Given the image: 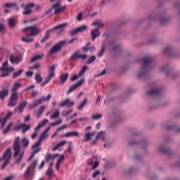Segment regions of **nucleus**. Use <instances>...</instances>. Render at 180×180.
<instances>
[{"mask_svg":"<svg viewBox=\"0 0 180 180\" xmlns=\"http://www.w3.org/2000/svg\"><path fill=\"white\" fill-rule=\"evenodd\" d=\"M20 140V138L19 136H16L14 139V141L13 143V158H16L15 163L19 164L20 161H22V158H23V156L25 155V150H22V148H26L29 146V139H27L26 137H24L22 139ZM21 142V146H20Z\"/></svg>","mask_w":180,"mask_h":180,"instance_id":"f257e3e1","label":"nucleus"},{"mask_svg":"<svg viewBox=\"0 0 180 180\" xmlns=\"http://www.w3.org/2000/svg\"><path fill=\"white\" fill-rule=\"evenodd\" d=\"M11 158H12V149H11V148H7L1 158H0V162L1 161H3L1 169H5L6 165L11 162Z\"/></svg>","mask_w":180,"mask_h":180,"instance_id":"f03ea898","label":"nucleus"},{"mask_svg":"<svg viewBox=\"0 0 180 180\" xmlns=\"http://www.w3.org/2000/svg\"><path fill=\"white\" fill-rule=\"evenodd\" d=\"M56 68H57V66L56 65H53L50 67L49 70V75L45 78L44 82L41 84V86H44L45 85H47L51 81V79L54 78L56 77Z\"/></svg>","mask_w":180,"mask_h":180,"instance_id":"7ed1b4c3","label":"nucleus"},{"mask_svg":"<svg viewBox=\"0 0 180 180\" xmlns=\"http://www.w3.org/2000/svg\"><path fill=\"white\" fill-rule=\"evenodd\" d=\"M50 99H51V95L48 94L46 97H42L41 98L35 100L32 103L28 105V109L32 110V109H34V108H37V106L41 105L42 102H47L48 101H50Z\"/></svg>","mask_w":180,"mask_h":180,"instance_id":"20e7f679","label":"nucleus"},{"mask_svg":"<svg viewBox=\"0 0 180 180\" xmlns=\"http://www.w3.org/2000/svg\"><path fill=\"white\" fill-rule=\"evenodd\" d=\"M0 70H1L3 72L1 75H0V77L1 78H4L5 77H8V75H9V72H13V71H15V68H8V62H5L3 63V65L0 68Z\"/></svg>","mask_w":180,"mask_h":180,"instance_id":"39448f33","label":"nucleus"},{"mask_svg":"<svg viewBox=\"0 0 180 180\" xmlns=\"http://www.w3.org/2000/svg\"><path fill=\"white\" fill-rule=\"evenodd\" d=\"M67 25H68V23H67V22L59 24V25L55 26L53 29L46 30L45 34H47L48 36L50 37V33H53V32H54V30H58V29H60V30L57 31V33H58V34H61V33H63V32H64V27H65V26H67Z\"/></svg>","mask_w":180,"mask_h":180,"instance_id":"423d86ee","label":"nucleus"},{"mask_svg":"<svg viewBox=\"0 0 180 180\" xmlns=\"http://www.w3.org/2000/svg\"><path fill=\"white\" fill-rule=\"evenodd\" d=\"M66 43H67V41H59L58 44L53 46L52 49H50L49 55L53 56V54H56V53H58V51H61V49L64 47Z\"/></svg>","mask_w":180,"mask_h":180,"instance_id":"0eeeda50","label":"nucleus"},{"mask_svg":"<svg viewBox=\"0 0 180 180\" xmlns=\"http://www.w3.org/2000/svg\"><path fill=\"white\" fill-rule=\"evenodd\" d=\"M22 30L23 32L28 33L30 36H37L39 33H40V29H39L36 25L25 27Z\"/></svg>","mask_w":180,"mask_h":180,"instance_id":"6e6552de","label":"nucleus"},{"mask_svg":"<svg viewBox=\"0 0 180 180\" xmlns=\"http://www.w3.org/2000/svg\"><path fill=\"white\" fill-rule=\"evenodd\" d=\"M18 101H19V96H18V94L12 93L7 106H8V108H13V106H16V105H18Z\"/></svg>","mask_w":180,"mask_h":180,"instance_id":"1a4fd4ad","label":"nucleus"},{"mask_svg":"<svg viewBox=\"0 0 180 180\" xmlns=\"http://www.w3.org/2000/svg\"><path fill=\"white\" fill-rule=\"evenodd\" d=\"M82 84H84V79H81L77 83L70 86L67 91V95H70L71 92H74V91H75V89H77L78 86H81Z\"/></svg>","mask_w":180,"mask_h":180,"instance_id":"9d476101","label":"nucleus"},{"mask_svg":"<svg viewBox=\"0 0 180 180\" xmlns=\"http://www.w3.org/2000/svg\"><path fill=\"white\" fill-rule=\"evenodd\" d=\"M52 9L55 10L54 14L57 15L61 13V12H64L67 9V6H60V3H57L52 6Z\"/></svg>","mask_w":180,"mask_h":180,"instance_id":"9b49d317","label":"nucleus"},{"mask_svg":"<svg viewBox=\"0 0 180 180\" xmlns=\"http://www.w3.org/2000/svg\"><path fill=\"white\" fill-rule=\"evenodd\" d=\"M27 106V101H21L19 104L18 106L15 108V112H18V113H23V110L25 109V108H26Z\"/></svg>","mask_w":180,"mask_h":180,"instance_id":"f8f14e48","label":"nucleus"},{"mask_svg":"<svg viewBox=\"0 0 180 180\" xmlns=\"http://www.w3.org/2000/svg\"><path fill=\"white\" fill-rule=\"evenodd\" d=\"M86 30V25H82L76 29L70 30L69 32L70 36H75L77 33H79L81 32H84V30Z\"/></svg>","mask_w":180,"mask_h":180,"instance_id":"ddd939ff","label":"nucleus"},{"mask_svg":"<svg viewBox=\"0 0 180 180\" xmlns=\"http://www.w3.org/2000/svg\"><path fill=\"white\" fill-rule=\"evenodd\" d=\"M47 134L43 131L40 135L39 140L32 146V148H36L39 147V146L41 144V141H43V140H44L45 139H47Z\"/></svg>","mask_w":180,"mask_h":180,"instance_id":"4468645a","label":"nucleus"},{"mask_svg":"<svg viewBox=\"0 0 180 180\" xmlns=\"http://www.w3.org/2000/svg\"><path fill=\"white\" fill-rule=\"evenodd\" d=\"M34 6V4L31 3L28 4L25 6L24 11L22 12V15H30L32 13V9Z\"/></svg>","mask_w":180,"mask_h":180,"instance_id":"2eb2a0df","label":"nucleus"},{"mask_svg":"<svg viewBox=\"0 0 180 180\" xmlns=\"http://www.w3.org/2000/svg\"><path fill=\"white\" fill-rule=\"evenodd\" d=\"M60 108L64 106H67L68 108H71V106H74V101H70V98H65L63 101L60 103Z\"/></svg>","mask_w":180,"mask_h":180,"instance_id":"dca6fc26","label":"nucleus"},{"mask_svg":"<svg viewBox=\"0 0 180 180\" xmlns=\"http://www.w3.org/2000/svg\"><path fill=\"white\" fill-rule=\"evenodd\" d=\"M3 90L0 91V100L4 101L6 98H8L9 95V89H5L4 87Z\"/></svg>","mask_w":180,"mask_h":180,"instance_id":"f3484780","label":"nucleus"},{"mask_svg":"<svg viewBox=\"0 0 180 180\" xmlns=\"http://www.w3.org/2000/svg\"><path fill=\"white\" fill-rule=\"evenodd\" d=\"M54 165V163L51 162L46 172V175L49 176V179H51L53 178V166Z\"/></svg>","mask_w":180,"mask_h":180,"instance_id":"a211bd4d","label":"nucleus"},{"mask_svg":"<svg viewBox=\"0 0 180 180\" xmlns=\"http://www.w3.org/2000/svg\"><path fill=\"white\" fill-rule=\"evenodd\" d=\"M100 35H101V32L98 29H94L91 32V39L93 41H95L96 37H99Z\"/></svg>","mask_w":180,"mask_h":180,"instance_id":"6ab92c4d","label":"nucleus"},{"mask_svg":"<svg viewBox=\"0 0 180 180\" xmlns=\"http://www.w3.org/2000/svg\"><path fill=\"white\" fill-rule=\"evenodd\" d=\"M10 61L12 64H14V63H17L18 64H19V63H20V61H22V56H10Z\"/></svg>","mask_w":180,"mask_h":180,"instance_id":"aec40b11","label":"nucleus"},{"mask_svg":"<svg viewBox=\"0 0 180 180\" xmlns=\"http://www.w3.org/2000/svg\"><path fill=\"white\" fill-rule=\"evenodd\" d=\"M32 37V35H30L29 33L26 32V37H22V41H24V43H31V41H33L34 40Z\"/></svg>","mask_w":180,"mask_h":180,"instance_id":"412c9836","label":"nucleus"},{"mask_svg":"<svg viewBox=\"0 0 180 180\" xmlns=\"http://www.w3.org/2000/svg\"><path fill=\"white\" fill-rule=\"evenodd\" d=\"M69 75L68 73H63L60 75L59 78V82L60 84H65L67 79H68Z\"/></svg>","mask_w":180,"mask_h":180,"instance_id":"4be33fe9","label":"nucleus"},{"mask_svg":"<svg viewBox=\"0 0 180 180\" xmlns=\"http://www.w3.org/2000/svg\"><path fill=\"white\" fill-rule=\"evenodd\" d=\"M33 151L32 152L30 156L28 158L27 161H30L33 157H34V155L37 154L41 150V148L40 147H37L35 148H33Z\"/></svg>","mask_w":180,"mask_h":180,"instance_id":"5701e85b","label":"nucleus"},{"mask_svg":"<svg viewBox=\"0 0 180 180\" xmlns=\"http://www.w3.org/2000/svg\"><path fill=\"white\" fill-rule=\"evenodd\" d=\"M67 141H61L60 142L58 143L53 148L52 151H56V150H58L60 147H63V146H65Z\"/></svg>","mask_w":180,"mask_h":180,"instance_id":"b1692460","label":"nucleus"},{"mask_svg":"<svg viewBox=\"0 0 180 180\" xmlns=\"http://www.w3.org/2000/svg\"><path fill=\"white\" fill-rule=\"evenodd\" d=\"M105 50H106V44L103 43L101 46V51L98 53V57H102L105 54Z\"/></svg>","mask_w":180,"mask_h":180,"instance_id":"393cba45","label":"nucleus"},{"mask_svg":"<svg viewBox=\"0 0 180 180\" xmlns=\"http://www.w3.org/2000/svg\"><path fill=\"white\" fill-rule=\"evenodd\" d=\"M88 103V98H85L82 103L77 106V109L78 110H82V108H84V106H85V105H86V103Z\"/></svg>","mask_w":180,"mask_h":180,"instance_id":"a878e982","label":"nucleus"},{"mask_svg":"<svg viewBox=\"0 0 180 180\" xmlns=\"http://www.w3.org/2000/svg\"><path fill=\"white\" fill-rule=\"evenodd\" d=\"M32 174V169L30 167H28L27 169L24 172L23 176L24 178H29Z\"/></svg>","mask_w":180,"mask_h":180,"instance_id":"bb28decb","label":"nucleus"},{"mask_svg":"<svg viewBox=\"0 0 180 180\" xmlns=\"http://www.w3.org/2000/svg\"><path fill=\"white\" fill-rule=\"evenodd\" d=\"M152 61L151 57L146 56L143 58V67H146V65H148Z\"/></svg>","mask_w":180,"mask_h":180,"instance_id":"cd10ccee","label":"nucleus"},{"mask_svg":"<svg viewBox=\"0 0 180 180\" xmlns=\"http://www.w3.org/2000/svg\"><path fill=\"white\" fill-rule=\"evenodd\" d=\"M46 108V107H44V105H41L39 109L37 110V111L36 112V115L37 116V117H40V116H41V114L43 113V112H44V109Z\"/></svg>","mask_w":180,"mask_h":180,"instance_id":"c85d7f7f","label":"nucleus"},{"mask_svg":"<svg viewBox=\"0 0 180 180\" xmlns=\"http://www.w3.org/2000/svg\"><path fill=\"white\" fill-rule=\"evenodd\" d=\"M79 58V54H78V51L75 52L70 57V61H72V63H74V61H77V60H78Z\"/></svg>","mask_w":180,"mask_h":180,"instance_id":"c756f323","label":"nucleus"},{"mask_svg":"<svg viewBox=\"0 0 180 180\" xmlns=\"http://www.w3.org/2000/svg\"><path fill=\"white\" fill-rule=\"evenodd\" d=\"M78 131H71V132H68L66 133L64 136L65 137H71V136H73L74 137L78 136Z\"/></svg>","mask_w":180,"mask_h":180,"instance_id":"7c9ffc66","label":"nucleus"},{"mask_svg":"<svg viewBox=\"0 0 180 180\" xmlns=\"http://www.w3.org/2000/svg\"><path fill=\"white\" fill-rule=\"evenodd\" d=\"M20 85H21L20 83H15L13 85V87L11 89L13 94H16V91L18 89H19V86H20Z\"/></svg>","mask_w":180,"mask_h":180,"instance_id":"2f4dec72","label":"nucleus"},{"mask_svg":"<svg viewBox=\"0 0 180 180\" xmlns=\"http://www.w3.org/2000/svg\"><path fill=\"white\" fill-rule=\"evenodd\" d=\"M22 72H23V69H20L17 72H15L13 74V79H15V78H18V77H20V75H22Z\"/></svg>","mask_w":180,"mask_h":180,"instance_id":"473e14b6","label":"nucleus"},{"mask_svg":"<svg viewBox=\"0 0 180 180\" xmlns=\"http://www.w3.org/2000/svg\"><path fill=\"white\" fill-rule=\"evenodd\" d=\"M96 139H102V140H105V131H100L96 136Z\"/></svg>","mask_w":180,"mask_h":180,"instance_id":"72a5a7b5","label":"nucleus"},{"mask_svg":"<svg viewBox=\"0 0 180 180\" xmlns=\"http://www.w3.org/2000/svg\"><path fill=\"white\" fill-rule=\"evenodd\" d=\"M95 60H96V57H95V56H91L86 60V64H88V65L92 64L94 61H95Z\"/></svg>","mask_w":180,"mask_h":180,"instance_id":"f704fd0d","label":"nucleus"},{"mask_svg":"<svg viewBox=\"0 0 180 180\" xmlns=\"http://www.w3.org/2000/svg\"><path fill=\"white\" fill-rule=\"evenodd\" d=\"M35 80L38 84H40V82H42L43 78H41V75L39 73L35 74Z\"/></svg>","mask_w":180,"mask_h":180,"instance_id":"c9c22d12","label":"nucleus"},{"mask_svg":"<svg viewBox=\"0 0 180 180\" xmlns=\"http://www.w3.org/2000/svg\"><path fill=\"white\" fill-rule=\"evenodd\" d=\"M8 25L10 27H15L16 22H15V20L13 18H9L8 19Z\"/></svg>","mask_w":180,"mask_h":180,"instance_id":"e433bc0d","label":"nucleus"},{"mask_svg":"<svg viewBox=\"0 0 180 180\" xmlns=\"http://www.w3.org/2000/svg\"><path fill=\"white\" fill-rule=\"evenodd\" d=\"M16 3H6L4 4V8H13V6H16Z\"/></svg>","mask_w":180,"mask_h":180,"instance_id":"4c0bfd02","label":"nucleus"},{"mask_svg":"<svg viewBox=\"0 0 180 180\" xmlns=\"http://www.w3.org/2000/svg\"><path fill=\"white\" fill-rule=\"evenodd\" d=\"M60 116V111L56 110L55 112L51 116V119H57Z\"/></svg>","mask_w":180,"mask_h":180,"instance_id":"58836bf2","label":"nucleus"},{"mask_svg":"<svg viewBox=\"0 0 180 180\" xmlns=\"http://www.w3.org/2000/svg\"><path fill=\"white\" fill-rule=\"evenodd\" d=\"M70 113H72V110H64L62 112V116L63 117H67V116H68L69 115H70Z\"/></svg>","mask_w":180,"mask_h":180,"instance_id":"ea45409f","label":"nucleus"},{"mask_svg":"<svg viewBox=\"0 0 180 180\" xmlns=\"http://www.w3.org/2000/svg\"><path fill=\"white\" fill-rule=\"evenodd\" d=\"M85 71H86V66L84 65L79 72V77H81L83 75V74H85Z\"/></svg>","mask_w":180,"mask_h":180,"instance_id":"a19ab883","label":"nucleus"},{"mask_svg":"<svg viewBox=\"0 0 180 180\" xmlns=\"http://www.w3.org/2000/svg\"><path fill=\"white\" fill-rule=\"evenodd\" d=\"M12 122H10L7 127L3 131V134H6L9 130H11V127H12Z\"/></svg>","mask_w":180,"mask_h":180,"instance_id":"79ce46f5","label":"nucleus"},{"mask_svg":"<svg viewBox=\"0 0 180 180\" xmlns=\"http://www.w3.org/2000/svg\"><path fill=\"white\" fill-rule=\"evenodd\" d=\"M49 37H50L48 34H45L43 38L41 39V43H46L47 40H49Z\"/></svg>","mask_w":180,"mask_h":180,"instance_id":"37998d69","label":"nucleus"},{"mask_svg":"<svg viewBox=\"0 0 180 180\" xmlns=\"http://www.w3.org/2000/svg\"><path fill=\"white\" fill-rule=\"evenodd\" d=\"M40 58H41V55L34 56L31 60V63H34V61H37V60H40Z\"/></svg>","mask_w":180,"mask_h":180,"instance_id":"c03bdc74","label":"nucleus"},{"mask_svg":"<svg viewBox=\"0 0 180 180\" xmlns=\"http://www.w3.org/2000/svg\"><path fill=\"white\" fill-rule=\"evenodd\" d=\"M91 140V135L88 133L84 135V139L82 140V141H89Z\"/></svg>","mask_w":180,"mask_h":180,"instance_id":"a18cd8bd","label":"nucleus"},{"mask_svg":"<svg viewBox=\"0 0 180 180\" xmlns=\"http://www.w3.org/2000/svg\"><path fill=\"white\" fill-rule=\"evenodd\" d=\"M6 124V120L5 118L0 120L1 129H4V126Z\"/></svg>","mask_w":180,"mask_h":180,"instance_id":"49530a36","label":"nucleus"},{"mask_svg":"<svg viewBox=\"0 0 180 180\" xmlns=\"http://www.w3.org/2000/svg\"><path fill=\"white\" fill-rule=\"evenodd\" d=\"M102 117V115L101 114H97L94 115L91 117L92 120H98V119H101Z\"/></svg>","mask_w":180,"mask_h":180,"instance_id":"de8ad7c7","label":"nucleus"},{"mask_svg":"<svg viewBox=\"0 0 180 180\" xmlns=\"http://www.w3.org/2000/svg\"><path fill=\"white\" fill-rule=\"evenodd\" d=\"M158 93V90L157 89H152L148 92L149 96H152V95H155Z\"/></svg>","mask_w":180,"mask_h":180,"instance_id":"09e8293b","label":"nucleus"},{"mask_svg":"<svg viewBox=\"0 0 180 180\" xmlns=\"http://www.w3.org/2000/svg\"><path fill=\"white\" fill-rule=\"evenodd\" d=\"M113 51H122V46L116 45L113 47Z\"/></svg>","mask_w":180,"mask_h":180,"instance_id":"8fccbe9b","label":"nucleus"},{"mask_svg":"<svg viewBox=\"0 0 180 180\" xmlns=\"http://www.w3.org/2000/svg\"><path fill=\"white\" fill-rule=\"evenodd\" d=\"M53 157V154L51 153H49L46 155V158H45V160L46 161V162H49V161H50V160H52Z\"/></svg>","mask_w":180,"mask_h":180,"instance_id":"3c124183","label":"nucleus"},{"mask_svg":"<svg viewBox=\"0 0 180 180\" xmlns=\"http://www.w3.org/2000/svg\"><path fill=\"white\" fill-rule=\"evenodd\" d=\"M22 133H25V131H27V130H29V129H30V125H26L23 126V127H22Z\"/></svg>","mask_w":180,"mask_h":180,"instance_id":"603ef678","label":"nucleus"},{"mask_svg":"<svg viewBox=\"0 0 180 180\" xmlns=\"http://www.w3.org/2000/svg\"><path fill=\"white\" fill-rule=\"evenodd\" d=\"M134 171H136V167L134 166H131L129 169L128 174H129V175H131V174L134 172Z\"/></svg>","mask_w":180,"mask_h":180,"instance_id":"864d4df0","label":"nucleus"},{"mask_svg":"<svg viewBox=\"0 0 180 180\" xmlns=\"http://www.w3.org/2000/svg\"><path fill=\"white\" fill-rule=\"evenodd\" d=\"M38 68H40V64L37 63L34 66H32L30 68V70H38Z\"/></svg>","mask_w":180,"mask_h":180,"instance_id":"5fc2aeb1","label":"nucleus"},{"mask_svg":"<svg viewBox=\"0 0 180 180\" xmlns=\"http://www.w3.org/2000/svg\"><path fill=\"white\" fill-rule=\"evenodd\" d=\"M23 126H26V124H25V123L20 124V125L15 127V130L16 131H18V130H20V129H22V127H23Z\"/></svg>","mask_w":180,"mask_h":180,"instance_id":"6e6d98bb","label":"nucleus"},{"mask_svg":"<svg viewBox=\"0 0 180 180\" xmlns=\"http://www.w3.org/2000/svg\"><path fill=\"white\" fill-rule=\"evenodd\" d=\"M53 7H51V8H49L42 15V18H44V16H46V15H49V13H51V12H53Z\"/></svg>","mask_w":180,"mask_h":180,"instance_id":"4d7b16f0","label":"nucleus"},{"mask_svg":"<svg viewBox=\"0 0 180 180\" xmlns=\"http://www.w3.org/2000/svg\"><path fill=\"white\" fill-rule=\"evenodd\" d=\"M99 174H101V171L96 170V171L94 172V173L92 174V177L93 178H96V176H98V175H99Z\"/></svg>","mask_w":180,"mask_h":180,"instance_id":"13d9d810","label":"nucleus"},{"mask_svg":"<svg viewBox=\"0 0 180 180\" xmlns=\"http://www.w3.org/2000/svg\"><path fill=\"white\" fill-rule=\"evenodd\" d=\"M49 123V120L45 119L44 120L39 124L43 127L44 126H46Z\"/></svg>","mask_w":180,"mask_h":180,"instance_id":"bf43d9fd","label":"nucleus"},{"mask_svg":"<svg viewBox=\"0 0 180 180\" xmlns=\"http://www.w3.org/2000/svg\"><path fill=\"white\" fill-rule=\"evenodd\" d=\"M36 167H37V160H34L32 163V165H31V166H30V168L32 169H34L35 168H36Z\"/></svg>","mask_w":180,"mask_h":180,"instance_id":"052dcab7","label":"nucleus"},{"mask_svg":"<svg viewBox=\"0 0 180 180\" xmlns=\"http://www.w3.org/2000/svg\"><path fill=\"white\" fill-rule=\"evenodd\" d=\"M88 56L85 54H80L79 55V58H80L81 60H83V61H84V60H86V58Z\"/></svg>","mask_w":180,"mask_h":180,"instance_id":"680f3d73","label":"nucleus"},{"mask_svg":"<svg viewBox=\"0 0 180 180\" xmlns=\"http://www.w3.org/2000/svg\"><path fill=\"white\" fill-rule=\"evenodd\" d=\"M12 115H13V113L12 112H8L6 115V116H5V117H4L5 120H8V119H9V117H11V116H12Z\"/></svg>","mask_w":180,"mask_h":180,"instance_id":"e2e57ef3","label":"nucleus"},{"mask_svg":"<svg viewBox=\"0 0 180 180\" xmlns=\"http://www.w3.org/2000/svg\"><path fill=\"white\" fill-rule=\"evenodd\" d=\"M62 161H64V155H61L60 157L57 160L56 162L61 164Z\"/></svg>","mask_w":180,"mask_h":180,"instance_id":"0e129e2a","label":"nucleus"},{"mask_svg":"<svg viewBox=\"0 0 180 180\" xmlns=\"http://www.w3.org/2000/svg\"><path fill=\"white\" fill-rule=\"evenodd\" d=\"M0 33H5V25L0 24Z\"/></svg>","mask_w":180,"mask_h":180,"instance_id":"69168bd1","label":"nucleus"},{"mask_svg":"<svg viewBox=\"0 0 180 180\" xmlns=\"http://www.w3.org/2000/svg\"><path fill=\"white\" fill-rule=\"evenodd\" d=\"M88 50H89V48L86 46L82 47V53H84V54H86V53H88Z\"/></svg>","mask_w":180,"mask_h":180,"instance_id":"338daca9","label":"nucleus"},{"mask_svg":"<svg viewBox=\"0 0 180 180\" xmlns=\"http://www.w3.org/2000/svg\"><path fill=\"white\" fill-rule=\"evenodd\" d=\"M79 76L77 75H74L71 78H70V81L71 82L76 81V79L77 78H79Z\"/></svg>","mask_w":180,"mask_h":180,"instance_id":"774afa93","label":"nucleus"}]
</instances>
